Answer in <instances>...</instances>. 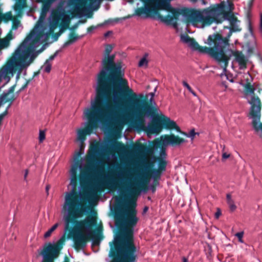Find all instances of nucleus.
<instances>
[{
    "mask_svg": "<svg viewBox=\"0 0 262 262\" xmlns=\"http://www.w3.org/2000/svg\"><path fill=\"white\" fill-rule=\"evenodd\" d=\"M234 5L232 2L227 0L222 2L215 8L210 10H204L202 11H193L189 15V18L193 26L203 28L205 25H210L214 21L221 23L227 20L229 21L230 27L226 28L229 30L226 37H223L219 34L209 35L206 43L209 47H202L199 44L197 47H193V50L198 51L200 53L206 54L211 57L220 65L221 61L227 62V58L224 54V50L229 45V38L232 32L241 30L238 24L239 21L233 14Z\"/></svg>",
    "mask_w": 262,
    "mask_h": 262,
    "instance_id": "obj_1",
    "label": "nucleus"
},
{
    "mask_svg": "<svg viewBox=\"0 0 262 262\" xmlns=\"http://www.w3.org/2000/svg\"><path fill=\"white\" fill-rule=\"evenodd\" d=\"M108 97L97 94L94 100L91 101V108L87 107L84 111L88 123L85 128H79L77 130V140L81 145L86 139V136L90 135L97 123L105 120L115 127H121L126 123V119H135L139 122H142L145 107L139 105V100L130 99V102H124L119 100L117 104L121 110L120 113L117 110V107L111 103H107L104 109L103 105L105 99Z\"/></svg>",
    "mask_w": 262,
    "mask_h": 262,
    "instance_id": "obj_2",
    "label": "nucleus"
},
{
    "mask_svg": "<svg viewBox=\"0 0 262 262\" xmlns=\"http://www.w3.org/2000/svg\"><path fill=\"white\" fill-rule=\"evenodd\" d=\"M112 50L110 45H107L105 49L102 64L107 66L103 68L97 75L96 93L109 97L112 86L113 101L116 105L119 100L130 102L129 100L132 98L134 100H139V105L146 108L147 105L145 102L137 98L143 97V94H137L130 88L127 80L123 78L124 73L121 71V67L114 63V55H110Z\"/></svg>",
    "mask_w": 262,
    "mask_h": 262,
    "instance_id": "obj_3",
    "label": "nucleus"
},
{
    "mask_svg": "<svg viewBox=\"0 0 262 262\" xmlns=\"http://www.w3.org/2000/svg\"><path fill=\"white\" fill-rule=\"evenodd\" d=\"M116 225H119L123 233L114 239L116 255L112 262H137L138 250L133 239V229L138 218L135 207L127 205L115 215Z\"/></svg>",
    "mask_w": 262,
    "mask_h": 262,
    "instance_id": "obj_4",
    "label": "nucleus"
},
{
    "mask_svg": "<svg viewBox=\"0 0 262 262\" xmlns=\"http://www.w3.org/2000/svg\"><path fill=\"white\" fill-rule=\"evenodd\" d=\"M145 3L144 6L136 10V15L144 18H156L166 25H171L174 28L178 24L174 19L180 16H187V10L184 9L173 8L170 5L172 0H141Z\"/></svg>",
    "mask_w": 262,
    "mask_h": 262,
    "instance_id": "obj_5",
    "label": "nucleus"
},
{
    "mask_svg": "<svg viewBox=\"0 0 262 262\" xmlns=\"http://www.w3.org/2000/svg\"><path fill=\"white\" fill-rule=\"evenodd\" d=\"M37 33L32 31L15 50L2 75H13L17 71V76L24 69H26L36 58L41 51H35L36 47L32 44L35 41Z\"/></svg>",
    "mask_w": 262,
    "mask_h": 262,
    "instance_id": "obj_6",
    "label": "nucleus"
},
{
    "mask_svg": "<svg viewBox=\"0 0 262 262\" xmlns=\"http://www.w3.org/2000/svg\"><path fill=\"white\" fill-rule=\"evenodd\" d=\"M70 186L71 189L65 194L64 202L63 209L66 211L63 216L64 231H67L70 228V217L75 219L80 218L86 211L85 208L80 202L81 193L76 191L77 178H71Z\"/></svg>",
    "mask_w": 262,
    "mask_h": 262,
    "instance_id": "obj_7",
    "label": "nucleus"
},
{
    "mask_svg": "<svg viewBox=\"0 0 262 262\" xmlns=\"http://www.w3.org/2000/svg\"><path fill=\"white\" fill-rule=\"evenodd\" d=\"M252 77L249 72H247V94H252L248 100L250 104L248 117L251 120V124L254 132L262 138V122L261 119V103L259 98L254 93L255 88L251 82Z\"/></svg>",
    "mask_w": 262,
    "mask_h": 262,
    "instance_id": "obj_8",
    "label": "nucleus"
},
{
    "mask_svg": "<svg viewBox=\"0 0 262 262\" xmlns=\"http://www.w3.org/2000/svg\"><path fill=\"white\" fill-rule=\"evenodd\" d=\"M135 152L139 155L142 156L144 159L142 161L145 167V171L139 173L136 178H135L134 181L129 183V185L127 188V190L130 195L128 203H135L132 200V198L139 193L141 189L143 188L146 185L148 179V174L146 170L150 167L148 161L147 159V155L149 152V148H147L141 144H138L134 147Z\"/></svg>",
    "mask_w": 262,
    "mask_h": 262,
    "instance_id": "obj_9",
    "label": "nucleus"
},
{
    "mask_svg": "<svg viewBox=\"0 0 262 262\" xmlns=\"http://www.w3.org/2000/svg\"><path fill=\"white\" fill-rule=\"evenodd\" d=\"M95 219L92 215L86 216L82 221H75L72 234L75 249H82L86 245L88 237L92 235V227L96 224Z\"/></svg>",
    "mask_w": 262,
    "mask_h": 262,
    "instance_id": "obj_10",
    "label": "nucleus"
},
{
    "mask_svg": "<svg viewBox=\"0 0 262 262\" xmlns=\"http://www.w3.org/2000/svg\"><path fill=\"white\" fill-rule=\"evenodd\" d=\"M137 98H139L142 101H145L147 105L146 111L144 112V115L142 118V121L140 122L135 119H126V122L130 120L134 121L138 124H142L143 123L145 119L146 118H148L150 115H151V118L154 121H159L160 123H159L158 122H155L149 127V129L151 133H155L160 131L161 129V125L165 126L166 128L175 129L179 132H181L180 127L177 125L174 121L170 120L169 118L166 117L160 119L158 115L154 114V113L152 111V106L150 105L146 100L141 99V98H142L143 97L140 98L137 97Z\"/></svg>",
    "mask_w": 262,
    "mask_h": 262,
    "instance_id": "obj_11",
    "label": "nucleus"
},
{
    "mask_svg": "<svg viewBox=\"0 0 262 262\" xmlns=\"http://www.w3.org/2000/svg\"><path fill=\"white\" fill-rule=\"evenodd\" d=\"M254 0H249L248 2V9L247 10V20L248 21V30L249 34L247 35V65L251 63L248 58L255 55L262 61V57L259 54L258 50L256 38L253 34L252 27L250 20L251 16L250 9L253 5Z\"/></svg>",
    "mask_w": 262,
    "mask_h": 262,
    "instance_id": "obj_12",
    "label": "nucleus"
},
{
    "mask_svg": "<svg viewBox=\"0 0 262 262\" xmlns=\"http://www.w3.org/2000/svg\"><path fill=\"white\" fill-rule=\"evenodd\" d=\"M119 168L120 170L118 172L111 171L106 176L105 183L108 188H116L119 187L120 185L118 181L121 184L124 183V182H129L130 179L129 176L130 174L126 169L125 168L122 169L120 167Z\"/></svg>",
    "mask_w": 262,
    "mask_h": 262,
    "instance_id": "obj_13",
    "label": "nucleus"
},
{
    "mask_svg": "<svg viewBox=\"0 0 262 262\" xmlns=\"http://www.w3.org/2000/svg\"><path fill=\"white\" fill-rule=\"evenodd\" d=\"M70 16L66 14L63 7H60L54 12L52 13L49 20L50 29H55L59 23L60 26H68L69 23Z\"/></svg>",
    "mask_w": 262,
    "mask_h": 262,
    "instance_id": "obj_14",
    "label": "nucleus"
},
{
    "mask_svg": "<svg viewBox=\"0 0 262 262\" xmlns=\"http://www.w3.org/2000/svg\"><path fill=\"white\" fill-rule=\"evenodd\" d=\"M230 44L227 46V48L224 50V54L226 58H227V62L221 61L220 66L224 70H226L227 65L228 64V61L230 57L232 56L235 57V59L236 62L238 63L240 69H244L246 68V58L244 55L242 53V52L236 51H234L233 50L229 49Z\"/></svg>",
    "mask_w": 262,
    "mask_h": 262,
    "instance_id": "obj_15",
    "label": "nucleus"
},
{
    "mask_svg": "<svg viewBox=\"0 0 262 262\" xmlns=\"http://www.w3.org/2000/svg\"><path fill=\"white\" fill-rule=\"evenodd\" d=\"M58 254L57 245L49 244L48 246H45L40 253L42 257L41 262H54V259L58 257Z\"/></svg>",
    "mask_w": 262,
    "mask_h": 262,
    "instance_id": "obj_16",
    "label": "nucleus"
},
{
    "mask_svg": "<svg viewBox=\"0 0 262 262\" xmlns=\"http://www.w3.org/2000/svg\"><path fill=\"white\" fill-rule=\"evenodd\" d=\"M161 139L162 141V145L164 146L171 145L174 147L179 146L186 142V141L178 136L172 134L161 136Z\"/></svg>",
    "mask_w": 262,
    "mask_h": 262,
    "instance_id": "obj_17",
    "label": "nucleus"
},
{
    "mask_svg": "<svg viewBox=\"0 0 262 262\" xmlns=\"http://www.w3.org/2000/svg\"><path fill=\"white\" fill-rule=\"evenodd\" d=\"M86 2L85 0H67V4L69 7H74L76 11L80 12L85 8Z\"/></svg>",
    "mask_w": 262,
    "mask_h": 262,
    "instance_id": "obj_18",
    "label": "nucleus"
},
{
    "mask_svg": "<svg viewBox=\"0 0 262 262\" xmlns=\"http://www.w3.org/2000/svg\"><path fill=\"white\" fill-rule=\"evenodd\" d=\"M181 40L186 44L193 49V47H197L198 46V42H196L193 38H190L187 35H181Z\"/></svg>",
    "mask_w": 262,
    "mask_h": 262,
    "instance_id": "obj_19",
    "label": "nucleus"
},
{
    "mask_svg": "<svg viewBox=\"0 0 262 262\" xmlns=\"http://www.w3.org/2000/svg\"><path fill=\"white\" fill-rule=\"evenodd\" d=\"M57 0H47L43 5L41 9V15L46 16L49 11L51 5Z\"/></svg>",
    "mask_w": 262,
    "mask_h": 262,
    "instance_id": "obj_20",
    "label": "nucleus"
},
{
    "mask_svg": "<svg viewBox=\"0 0 262 262\" xmlns=\"http://www.w3.org/2000/svg\"><path fill=\"white\" fill-rule=\"evenodd\" d=\"M151 178L154 180V183L156 186L159 185L158 181L161 178L160 172L157 170H153L151 172Z\"/></svg>",
    "mask_w": 262,
    "mask_h": 262,
    "instance_id": "obj_21",
    "label": "nucleus"
},
{
    "mask_svg": "<svg viewBox=\"0 0 262 262\" xmlns=\"http://www.w3.org/2000/svg\"><path fill=\"white\" fill-rule=\"evenodd\" d=\"M167 163L165 160L163 158H158V169L159 172L165 171L166 168Z\"/></svg>",
    "mask_w": 262,
    "mask_h": 262,
    "instance_id": "obj_22",
    "label": "nucleus"
},
{
    "mask_svg": "<svg viewBox=\"0 0 262 262\" xmlns=\"http://www.w3.org/2000/svg\"><path fill=\"white\" fill-rule=\"evenodd\" d=\"M83 194L86 199L88 201H90L96 198V193L93 191H85L83 192Z\"/></svg>",
    "mask_w": 262,
    "mask_h": 262,
    "instance_id": "obj_23",
    "label": "nucleus"
},
{
    "mask_svg": "<svg viewBox=\"0 0 262 262\" xmlns=\"http://www.w3.org/2000/svg\"><path fill=\"white\" fill-rule=\"evenodd\" d=\"M227 202L231 211L235 209L236 206L234 204V201L231 198V195L230 194H227L226 195Z\"/></svg>",
    "mask_w": 262,
    "mask_h": 262,
    "instance_id": "obj_24",
    "label": "nucleus"
},
{
    "mask_svg": "<svg viewBox=\"0 0 262 262\" xmlns=\"http://www.w3.org/2000/svg\"><path fill=\"white\" fill-rule=\"evenodd\" d=\"M51 67L52 64L51 62L46 61L43 65L41 67V69H42L44 72L48 73L51 71Z\"/></svg>",
    "mask_w": 262,
    "mask_h": 262,
    "instance_id": "obj_25",
    "label": "nucleus"
},
{
    "mask_svg": "<svg viewBox=\"0 0 262 262\" xmlns=\"http://www.w3.org/2000/svg\"><path fill=\"white\" fill-rule=\"evenodd\" d=\"M58 224H54L50 229H49L44 234L45 238H48L50 236L52 233L57 228Z\"/></svg>",
    "mask_w": 262,
    "mask_h": 262,
    "instance_id": "obj_26",
    "label": "nucleus"
},
{
    "mask_svg": "<svg viewBox=\"0 0 262 262\" xmlns=\"http://www.w3.org/2000/svg\"><path fill=\"white\" fill-rule=\"evenodd\" d=\"M26 6V1L25 0H18L15 4V7L16 9H22Z\"/></svg>",
    "mask_w": 262,
    "mask_h": 262,
    "instance_id": "obj_27",
    "label": "nucleus"
},
{
    "mask_svg": "<svg viewBox=\"0 0 262 262\" xmlns=\"http://www.w3.org/2000/svg\"><path fill=\"white\" fill-rule=\"evenodd\" d=\"M183 85L185 87L188 91L191 93L194 96L198 97L196 93L191 89V88L190 86V85L187 83V82L185 81H183L182 82Z\"/></svg>",
    "mask_w": 262,
    "mask_h": 262,
    "instance_id": "obj_28",
    "label": "nucleus"
},
{
    "mask_svg": "<svg viewBox=\"0 0 262 262\" xmlns=\"http://www.w3.org/2000/svg\"><path fill=\"white\" fill-rule=\"evenodd\" d=\"M77 166L76 165H73L70 170V177L73 178H77Z\"/></svg>",
    "mask_w": 262,
    "mask_h": 262,
    "instance_id": "obj_29",
    "label": "nucleus"
},
{
    "mask_svg": "<svg viewBox=\"0 0 262 262\" xmlns=\"http://www.w3.org/2000/svg\"><path fill=\"white\" fill-rule=\"evenodd\" d=\"M70 40L69 41L66 42L64 44V46H67L69 45L72 44V43H73L77 40L78 37L77 36H75L73 34H71L70 35Z\"/></svg>",
    "mask_w": 262,
    "mask_h": 262,
    "instance_id": "obj_30",
    "label": "nucleus"
},
{
    "mask_svg": "<svg viewBox=\"0 0 262 262\" xmlns=\"http://www.w3.org/2000/svg\"><path fill=\"white\" fill-rule=\"evenodd\" d=\"M146 56H147V54H145V56L140 59V60L139 62V64H138L139 67H142L144 65H146V66L147 65L148 61L146 58Z\"/></svg>",
    "mask_w": 262,
    "mask_h": 262,
    "instance_id": "obj_31",
    "label": "nucleus"
},
{
    "mask_svg": "<svg viewBox=\"0 0 262 262\" xmlns=\"http://www.w3.org/2000/svg\"><path fill=\"white\" fill-rule=\"evenodd\" d=\"M46 138L45 131L40 130L39 133V141L40 143H42Z\"/></svg>",
    "mask_w": 262,
    "mask_h": 262,
    "instance_id": "obj_32",
    "label": "nucleus"
},
{
    "mask_svg": "<svg viewBox=\"0 0 262 262\" xmlns=\"http://www.w3.org/2000/svg\"><path fill=\"white\" fill-rule=\"evenodd\" d=\"M196 134L194 129H191L188 134H184V135L187 137L190 138L192 140L194 138L195 135Z\"/></svg>",
    "mask_w": 262,
    "mask_h": 262,
    "instance_id": "obj_33",
    "label": "nucleus"
},
{
    "mask_svg": "<svg viewBox=\"0 0 262 262\" xmlns=\"http://www.w3.org/2000/svg\"><path fill=\"white\" fill-rule=\"evenodd\" d=\"M244 232V231L239 232L235 234V236L238 238V241L241 243H243L242 238L243 237Z\"/></svg>",
    "mask_w": 262,
    "mask_h": 262,
    "instance_id": "obj_34",
    "label": "nucleus"
},
{
    "mask_svg": "<svg viewBox=\"0 0 262 262\" xmlns=\"http://www.w3.org/2000/svg\"><path fill=\"white\" fill-rule=\"evenodd\" d=\"M58 53V51H56L54 53V54L53 55H51L48 59L46 60V61H49V62H51V61H52L53 60H54V58L57 56Z\"/></svg>",
    "mask_w": 262,
    "mask_h": 262,
    "instance_id": "obj_35",
    "label": "nucleus"
},
{
    "mask_svg": "<svg viewBox=\"0 0 262 262\" xmlns=\"http://www.w3.org/2000/svg\"><path fill=\"white\" fill-rule=\"evenodd\" d=\"M149 94L151 96V98L149 99V101L150 102L151 105H156V103H155V101L154 100V95H155L154 93H150Z\"/></svg>",
    "mask_w": 262,
    "mask_h": 262,
    "instance_id": "obj_36",
    "label": "nucleus"
},
{
    "mask_svg": "<svg viewBox=\"0 0 262 262\" xmlns=\"http://www.w3.org/2000/svg\"><path fill=\"white\" fill-rule=\"evenodd\" d=\"M29 173V170L26 169L25 170V172L24 174V180L25 181L27 182V177Z\"/></svg>",
    "mask_w": 262,
    "mask_h": 262,
    "instance_id": "obj_37",
    "label": "nucleus"
},
{
    "mask_svg": "<svg viewBox=\"0 0 262 262\" xmlns=\"http://www.w3.org/2000/svg\"><path fill=\"white\" fill-rule=\"evenodd\" d=\"M96 28V27L94 26H91L88 28V33H91L92 31H93Z\"/></svg>",
    "mask_w": 262,
    "mask_h": 262,
    "instance_id": "obj_38",
    "label": "nucleus"
},
{
    "mask_svg": "<svg viewBox=\"0 0 262 262\" xmlns=\"http://www.w3.org/2000/svg\"><path fill=\"white\" fill-rule=\"evenodd\" d=\"M259 31L262 33V14H260Z\"/></svg>",
    "mask_w": 262,
    "mask_h": 262,
    "instance_id": "obj_39",
    "label": "nucleus"
},
{
    "mask_svg": "<svg viewBox=\"0 0 262 262\" xmlns=\"http://www.w3.org/2000/svg\"><path fill=\"white\" fill-rule=\"evenodd\" d=\"M230 156V155L229 154H228L226 152L225 153H223V155H222V158L223 159H226L227 158H228Z\"/></svg>",
    "mask_w": 262,
    "mask_h": 262,
    "instance_id": "obj_40",
    "label": "nucleus"
},
{
    "mask_svg": "<svg viewBox=\"0 0 262 262\" xmlns=\"http://www.w3.org/2000/svg\"><path fill=\"white\" fill-rule=\"evenodd\" d=\"M221 214V213L220 211H217L216 213H215V217L216 218H218L220 215Z\"/></svg>",
    "mask_w": 262,
    "mask_h": 262,
    "instance_id": "obj_41",
    "label": "nucleus"
},
{
    "mask_svg": "<svg viewBox=\"0 0 262 262\" xmlns=\"http://www.w3.org/2000/svg\"><path fill=\"white\" fill-rule=\"evenodd\" d=\"M182 261L183 262H188V258L185 257H182Z\"/></svg>",
    "mask_w": 262,
    "mask_h": 262,
    "instance_id": "obj_42",
    "label": "nucleus"
},
{
    "mask_svg": "<svg viewBox=\"0 0 262 262\" xmlns=\"http://www.w3.org/2000/svg\"><path fill=\"white\" fill-rule=\"evenodd\" d=\"M148 209V207L147 206H145L143 210V213H146Z\"/></svg>",
    "mask_w": 262,
    "mask_h": 262,
    "instance_id": "obj_43",
    "label": "nucleus"
},
{
    "mask_svg": "<svg viewBox=\"0 0 262 262\" xmlns=\"http://www.w3.org/2000/svg\"><path fill=\"white\" fill-rule=\"evenodd\" d=\"M80 152H78L77 154V155H76V156H75V160L76 159H78V157L80 156Z\"/></svg>",
    "mask_w": 262,
    "mask_h": 262,
    "instance_id": "obj_44",
    "label": "nucleus"
},
{
    "mask_svg": "<svg viewBox=\"0 0 262 262\" xmlns=\"http://www.w3.org/2000/svg\"><path fill=\"white\" fill-rule=\"evenodd\" d=\"M150 188L152 190V192H154V191L155 190L154 186H152V185L150 186Z\"/></svg>",
    "mask_w": 262,
    "mask_h": 262,
    "instance_id": "obj_45",
    "label": "nucleus"
},
{
    "mask_svg": "<svg viewBox=\"0 0 262 262\" xmlns=\"http://www.w3.org/2000/svg\"><path fill=\"white\" fill-rule=\"evenodd\" d=\"M161 155L162 156H165V155H166L165 152V151H164L163 150H162V151H161Z\"/></svg>",
    "mask_w": 262,
    "mask_h": 262,
    "instance_id": "obj_46",
    "label": "nucleus"
},
{
    "mask_svg": "<svg viewBox=\"0 0 262 262\" xmlns=\"http://www.w3.org/2000/svg\"><path fill=\"white\" fill-rule=\"evenodd\" d=\"M50 188V186L49 185H47L46 187V191L48 192V191H49V189Z\"/></svg>",
    "mask_w": 262,
    "mask_h": 262,
    "instance_id": "obj_47",
    "label": "nucleus"
},
{
    "mask_svg": "<svg viewBox=\"0 0 262 262\" xmlns=\"http://www.w3.org/2000/svg\"><path fill=\"white\" fill-rule=\"evenodd\" d=\"M110 32H107L106 33H105V36H107L108 35V34H110Z\"/></svg>",
    "mask_w": 262,
    "mask_h": 262,
    "instance_id": "obj_48",
    "label": "nucleus"
},
{
    "mask_svg": "<svg viewBox=\"0 0 262 262\" xmlns=\"http://www.w3.org/2000/svg\"><path fill=\"white\" fill-rule=\"evenodd\" d=\"M36 1L38 3H42L43 2V0H37Z\"/></svg>",
    "mask_w": 262,
    "mask_h": 262,
    "instance_id": "obj_49",
    "label": "nucleus"
},
{
    "mask_svg": "<svg viewBox=\"0 0 262 262\" xmlns=\"http://www.w3.org/2000/svg\"><path fill=\"white\" fill-rule=\"evenodd\" d=\"M81 167H82V165H81V164H80V165H79V168L80 169H81Z\"/></svg>",
    "mask_w": 262,
    "mask_h": 262,
    "instance_id": "obj_50",
    "label": "nucleus"
},
{
    "mask_svg": "<svg viewBox=\"0 0 262 262\" xmlns=\"http://www.w3.org/2000/svg\"><path fill=\"white\" fill-rule=\"evenodd\" d=\"M16 24H18V21H15V22H14V25H16Z\"/></svg>",
    "mask_w": 262,
    "mask_h": 262,
    "instance_id": "obj_51",
    "label": "nucleus"
}]
</instances>
